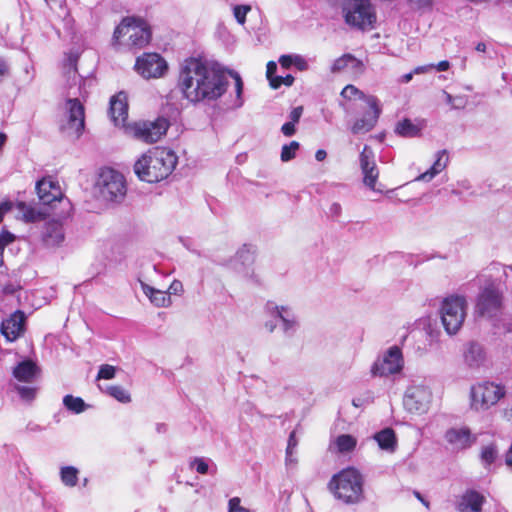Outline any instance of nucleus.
Wrapping results in <instances>:
<instances>
[{"label":"nucleus","mask_w":512,"mask_h":512,"mask_svg":"<svg viewBox=\"0 0 512 512\" xmlns=\"http://www.w3.org/2000/svg\"><path fill=\"white\" fill-rule=\"evenodd\" d=\"M466 105V101L463 97L458 96L455 97L454 104H452V109H463Z\"/></svg>","instance_id":"58"},{"label":"nucleus","mask_w":512,"mask_h":512,"mask_svg":"<svg viewBox=\"0 0 512 512\" xmlns=\"http://www.w3.org/2000/svg\"><path fill=\"white\" fill-rule=\"evenodd\" d=\"M64 241V230L60 223L49 222L43 231V242L47 247H55Z\"/></svg>","instance_id":"28"},{"label":"nucleus","mask_w":512,"mask_h":512,"mask_svg":"<svg viewBox=\"0 0 512 512\" xmlns=\"http://www.w3.org/2000/svg\"><path fill=\"white\" fill-rule=\"evenodd\" d=\"M191 468H194L199 474H207L209 471V466L207 461L204 458L196 457L190 463Z\"/></svg>","instance_id":"44"},{"label":"nucleus","mask_w":512,"mask_h":512,"mask_svg":"<svg viewBox=\"0 0 512 512\" xmlns=\"http://www.w3.org/2000/svg\"><path fill=\"white\" fill-rule=\"evenodd\" d=\"M11 76L10 63L3 57H0V84Z\"/></svg>","instance_id":"47"},{"label":"nucleus","mask_w":512,"mask_h":512,"mask_svg":"<svg viewBox=\"0 0 512 512\" xmlns=\"http://www.w3.org/2000/svg\"><path fill=\"white\" fill-rule=\"evenodd\" d=\"M127 35L128 45L131 48L140 49L146 46L151 40V30L142 19L125 18L115 28L113 39L119 41L121 37Z\"/></svg>","instance_id":"4"},{"label":"nucleus","mask_w":512,"mask_h":512,"mask_svg":"<svg viewBox=\"0 0 512 512\" xmlns=\"http://www.w3.org/2000/svg\"><path fill=\"white\" fill-rule=\"evenodd\" d=\"M435 157L433 165L427 171L420 174L417 180L429 182L447 167L449 156L446 149L439 150Z\"/></svg>","instance_id":"27"},{"label":"nucleus","mask_w":512,"mask_h":512,"mask_svg":"<svg viewBox=\"0 0 512 512\" xmlns=\"http://www.w3.org/2000/svg\"><path fill=\"white\" fill-rule=\"evenodd\" d=\"M430 402L429 391L422 386H415L407 390L404 396V406L411 413H423Z\"/></svg>","instance_id":"16"},{"label":"nucleus","mask_w":512,"mask_h":512,"mask_svg":"<svg viewBox=\"0 0 512 512\" xmlns=\"http://www.w3.org/2000/svg\"><path fill=\"white\" fill-rule=\"evenodd\" d=\"M169 122L165 118H158L153 122L136 124L134 136L146 143H155L166 134Z\"/></svg>","instance_id":"13"},{"label":"nucleus","mask_w":512,"mask_h":512,"mask_svg":"<svg viewBox=\"0 0 512 512\" xmlns=\"http://www.w3.org/2000/svg\"><path fill=\"white\" fill-rule=\"evenodd\" d=\"M266 311L281 322L282 330L286 336H293L298 327L296 316L289 307L278 306L273 302H267Z\"/></svg>","instance_id":"15"},{"label":"nucleus","mask_w":512,"mask_h":512,"mask_svg":"<svg viewBox=\"0 0 512 512\" xmlns=\"http://www.w3.org/2000/svg\"><path fill=\"white\" fill-rule=\"evenodd\" d=\"M506 464L512 467V445L510 446L506 455Z\"/></svg>","instance_id":"64"},{"label":"nucleus","mask_w":512,"mask_h":512,"mask_svg":"<svg viewBox=\"0 0 512 512\" xmlns=\"http://www.w3.org/2000/svg\"><path fill=\"white\" fill-rule=\"evenodd\" d=\"M296 124H294L293 122H286L282 125L281 127V132L286 136V137H291L293 136L295 133H296V127H295Z\"/></svg>","instance_id":"50"},{"label":"nucleus","mask_w":512,"mask_h":512,"mask_svg":"<svg viewBox=\"0 0 512 512\" xmlns=\"http://www.w3.org/2000/svg\"><path fill=\"white\" fill-rule=\"evenodd\" d=\"M17 207L20 211L23 212V218L26 222H34L38 219L39 213L30 206H28L25 202H18Z\"/></svg>","instance_id":"41"},{"label":"nucleus","mask_w":512,"mask_h":512,"mask_svg":"<svg viewBox=\"0 0 512 512\" xmlns=\"http://www.w3.org/2000/svg\"><path fill=\"white\" fill-rule=\"evenodd\" d=\"M345 22L356 29L367 30L374 27L376 13L369 0H352L344 8Z\"/></svg>","instance_id":"6"},{"label":"nucleus","mask_w":512,"mask_h":512,"mask_svg":"<svg viewBox=\"0 0 512 512\" xmlns=\"http://www.w3.org/2000/svg\"><path fill=\"white\" fill-rule=\"evenodd\" d=\"M14 235L8 231H3L0 234V251H4L5 247L13 242Z\"/></svg>","instance_id":"48"},{"label":"nucleus","mask_w":512,"mask_h":512,"mask_svg":"<svg viewBox=\"0 0 512 512\" xmlns=\"http://www.w3.org/2000/svg\"><path fill=\"white\" fill-rule=\"evenodd\" d=\"M395 133L401 137L414 138L420 135L421 129L406 118L397 123Z\"/></svg>","instance_id":"31"},{"label":"nucleus","mask_w":512,"mask_h":512,"mask_svg":"<svg viewBox=\"0 0 512 512\" xmlns=\"http://www.w3.org/2000/svg\"><path fill=\"white\" fill-rule=\"evenodd\" d=\"M39 373V367L31 360H23L13 369L14 378L25 383L33 382Z\"/></svg>","instance_id":"25"},{"label":"nucleus","mask_w":512,"mask_h":512,"mask_svg":"<svg viewBox=\"0 0 512 512\" xmlns=\"http://www.w3.org/2000/svg\"><path fill=\"white\" fill-rule=\"evenodd\" d=\"M293 65L300 71L308 69L307 61L300 55H294Z\"/></svg>","instance_id":"51"},{"label":"nucleus","mask_w":512,"mask_h":512,"mask_svg":"<svg viewBox=\"0 0 512 512\" xmlns=\"http://www.w3.org/2000/svg\"><path fill=\"white\" fill-rule=\"evenodd\" d=\"M256 249L254 246L244 244L234 257V269L239 273L249 275V270L255 261Z\"/></svg>","instance_id":"22"},{"label":"nucleus","mask_w":512,"mask_h":512,"mask_svg":"<svg viewBox=\"0 0 512 512\" xmlns=\"http://www.w3.org/2000/svg\"><path fill=\"white\" fill-rule=\"evenodd\" d=\"M466 300L461 296L446 298L441 307L442 324L449 335L456 334L466 316Z\"/></svg>","instance_id":"7"},{"label":"nucleus","mask_w":512,"mask_h":512,"mask_svg":"<svg viewBox=\"0 0 512 512\" xmlns=\"http://www.w3.org/2000/svg\"><path fill=\"white\" fill-rule=\"evenodd\" d=\"M367 105L372 110V114L366 113L362 118L358 119L354 123L351 129L353 134L369 132L377 124V121L382 111L379 104V100L375 96H369L367 98Z\"/></svg>","instance_id":"17"},{"label":"nucleus","mask_w":512,"mask_h":512,"mask_svg":"<svg viewBox=\"0 0 512 512\" xmlns=\"http://www.w3.org/2000/svg\"><path fill=\"white\" fill-rule=\"evenodd\" d=\"M341 212H342V207L339 203L335 202V203H332L330 208H329V216L333 219H337L340 215H341Z\"/></svg>","instance_id":"54"},{"label":"nucleus","mask_w":512,"mask_h":512,"mask_svg":"<svg viewBox=\"0 0 512 512\" xmlns=\"http://www.w3.org/2000/svg\"><path fill=\"white\" fill-rule=\"evenodd\" d=\"M116 368L114 366L103 364L98 371L97 379H112L115 377Z\"/></svg>","instance_id":"45"},{"label":"nucleus","mask_w":512,"mask_h":512,"mask_svg":"<svg viewBox=\"0 0 512 512\" xmlns=\"http://www.w3.org/2000/svg\"><path fill=\"white\" fill-rule=\"evenodd\" d=\"M229 512H249L248 509L240 506V499L238 497L229 500Z\"/></svg>","instance_id":"49"},{"label":"nucleus","mask_w":512,"mask_h":512,"mask_svg":"<svg viewBox=\"0 0 512 512\" xmlns=\"http://www.w3.org/2000/svg\"><path fill=\"white\" fill-rule=\"evenodd\" d=\"M294 55H282L279 58L280 65L285 68L289 69L293 65Z\"/></svg>","instance_id":"55"},{"label":"nucleus","mask_w":512,"mask_h":512,"mask_svg":"<svg viewBox=\"0 0 512 512\" xmlns=\"http://www.w3.org/2000/svg\"><path fill=\"white\" fill-rule=\"evenodd\" d=\"M136 71L145 79L160 78L168 70L165 59L157 53H145L135 63Z\"/></svg>","instance_id":"12"},{"label":"nucleus","mask_w":512,"mask_h":512,"mask_svg":"<svg viewBox=\"0 0 512 512\" xmlns=\"http://www.w3.org/2000/svg\"><path fill=\"white\" fill-rule=\"evenodd\" d=\"M78 469L73 466H65L61 468V481L65 486L74 487L78 482Z\"/></svg>","instance_id":"33"},{"label":"nucleus","mask_w":512,"mask_h":512,"mask_svg":"<svg viewBox=\"0 0 512 512\" xmlns=\"http://www.w3.org/2000/svg\"><path fill=\"white\" fill-rule=\"evenodd\" d=\"M443 96H444L445 101H446L447 104H449L451 106H452V104H454L455 97H453L451 94H449L446 91H443Z\"/></svg>","instance_id":"62"},{"label":"nucleus","mask_w":512,"mask_h":512,"mask_svg":"<svg viewBox=\"0 0 512 512\" xmlns=\"http://www.w3.org/2000/svg\"><path fill=\"white\" fill-rule=\"evenodd\" d=\"M250 10V5H235L233 7L234 17L239 24L243 25L246 22V15Z\"/></svg>","instance_id":"43"},{"label":"nucleus","mask_w":512,"mask_h":512,"mask_svg":"<svg viewBox=\"0 0 512 512\" xmlns=\"http://www.w3.org/2000/svg\"><path fill=\"white\" fill-rule=\"evenodd\" d=\"M341 95L344 98L349 99V100L357 97V98L363 100L366 104H367V98L370 96V95H365L364 92H362L361 90H359L358 88H356L353 85L345 86L341 92Z\"/></svg>","instance_id":"39"},{"label":"nucleus","mask_w":512,"mask_h":512,"mask_svg":"<svg viewBox=\"0 0 512 512\" xmlns=\"http://www.w3.org/2000/svg\"><path fill=\"white\" fill-rule=\"evenodd\" d=\"M167 430H168V427H167V425L165 423H158L156 425V431L158 433H166Z\"/></svg>","instance_id":"63"},{"label":"nucleus","mask_w":512,"mask_h":512,"mask_svg":"<svg viewBox=\"0 0 512 512\" xmlns=\"http://www.w3.org/2000/svg\"><path fill=\"white\" fill-rule=\"evenodd\" d=\"M328 488L337 500L346 505H356L365 501L364 477L354 467L342 469L333 475Z\"/></svg>","instance_id":"3"},{"label":"nucleus","mask_w":512,"mask_h":512,"mask_svg":"<svg viewBox=\"0 0 512 512\" xmlns=\"http://www.w3.org/2000/svg\"><path fill=\"white\" fill-rule=\"evenodd\" d=\"M229 85L225 70L218 63L188 58L181 65L177 88L191 103L220 98Z\"/></svg>","instance_id":"1"},{"label":"nucleus","mask_w":512,"mask_h":512,"mask_svg":"<svg viewBox=\"0 0 512 512\" xmlns=\"http://www.w3.org/2000/svg\"><path fill=\"white\" fill-rule=\"evenodd\" d=\"M15 390L24 401H32L37 394V388L30 385H15Z\"/></svg>","instance_id":"38"},{"label":"nucleus","mask_w":512,"mask_h":512,"mask_svg":"<svg viewBox=\"0 0 512 512\" xmlns=\"http://www.w3.org/2000/svg\"><path fill=\"white\" fill-rule=\"evenodd\" d=\"M484 497L475 490H468L462 496L458 510L460 512H481Z\"/></svg>","instance_id":"26"},{"label":"nucleus","mask_w":512,"mask_h":512,"mask_svg":"<svg viewBox=\"0 0 512 512\" xmlns=\"http://www.w3.org/2000/svg\"><path fill=\"white\" fill-rule=\"evenodd\" d=\"M327 157V153L323 149H319L316 151L315 158L317 161H323Z\"/></svg>","instance_id":"61"},{"label":"nucleus","mask_w":512,"mask_h":512,"mask_svg":"<svg viewBox=\"0 0 512 512\" xmlns=\"http://www.w3.org/2000/svg\"><path fill=\"white\" fill-rule=\"evenodd\" d=\"M504 388L492 382H484L471 388L472 407L486 410L504 397Z\"/></svg>","instance_id":"9"},{"label":"nucleus","mask_w":512,"mask_h":512,"mask_svg":"<svg viewBox=\"0 0 512 512\" xmlns=\"http://www.w3.org/2000/svg\"><path fill=\"white\" fill-rule=\"evenodd\" d=\"M365 66L363 62L350 53L343 54L331 65L330 71L333 74L350 71L354 74L363 73Z\"/></svg>","instance_id":"21"},{"label":"nucleus","mask_w":512,"mask_h":512,"mask_svg":"<svg viewBox=\"0 0 512 512\" xmlns=\"http://www.w3.org/2000/svg\"><path fill=\"white\" fill-rule=\"evenodd\" d=\"M297 445H298V441L295 436V431H292L288 438V445H287L286 451L294 452Z\"/></svg>","instance_id":"56"},{"label":"nucleus","mask_w":512,"mask_h":512,"mask_svg":"<svg viewBox=\"0 0 512 512\" xmlns=\"http://www.w3.org/2000/svg\"><path fill=\"white\" fill-rule=\"evenodd\" d=\"M107 392L110 396L115 398L121 403H129L131 401V396L126 389L122 386L114 385L110 386L107 389Z\"/></svg>","instance_id":"35"},{"label":"nucleus","mask_w":512,"mask_h":512,"mask_svg":"<svg viewBox=\"0 0 512 512\" xmlns=\"http://www.w3.org/2000/svg\"><path fill=\"white\" fill-rule=\"evenodd\" d=\"M39 200L44 205H50L62 199L60 186L51 179L43 178L36 183Z\"/></svg>","instance_id":"19"},{"label":"nucleus","mask_w":512,"mask_h":512,"mask_svg":"<svg viewBox=\"0 0 512 512\" xmlns=\"http://www.w3.org/2000/svg\"><path fill=\"white\" fill-rule=\"evenodd\" d=\"M109 115L115 125L124 123L128 116L127 95L119 92L110 99Z\"/></svg>","instance_id":"23"},{"label":"nucleus","mask_w":512,"mask_h":512,"mask_svg":"<svg viewBox=\"0 0 512 512\" xmlns=\"http://www.w3.org/2000/svg\"><path fill=\"white\" fill-rule=\"evenodd\" d=\"M230 75L235 79L236 100L233 103V107L239 108L243 105V99H242L243 82L238 73L231 71Z\"/></svg>","instance_id":"40"},{"label":"nucleus","mask_w":512,"mask_h":512,"mask_svg":"<svg viewBox=\"0 0 512 512\" xmlns=\"http://www.w3.org/2000/svg\"><path fill=\"white\" fill-rule=\"evenodd\" d=\"M497 456L498 450L495 444H489L483 447L480 454L481 461L486 465L494 463Z\"/></svg>","instance_id":"36"},{"label":"nucleus","mask_w":512,"mask_h":512,"mask_svg":"<svg viewBox=\"0 0 512 512\" xmlns=\"http://www.w3.org/2000/svg\"><path fill=\"white\" fill-rule=\"evenodd\" d=\"M85 128V109L77 97L66 100L65 120L60 124V130L68 137L78 139Z\"/></svg>","instance_id":"8"},{"label":"nucleus","mask_w":512,"mask_h":512,"mask_svg":"<svg viewBox=\"0 0 512 512\" xmlns=\"http://www.w3.org/2000/svg\"><path fill=\"white\" fill-rule=\"evenodd\" d=\"M379 447L384 450L393 451L396 447V435L393 429L385 428L374 435Z\"/></svg>","instance_id":"30"},{"label":"nucleus","mask_w":512,"mask_h":512,"mask_svg":"<svg viewBox=\"0 0 512 512\" xmlns=\"http://www.w3.org/2000/svg\"><path fill=\"white\" fill-rule=\"evenodd\" d=\"M403 356L398 346L390 347L371 367L372 376L387 377L399 373L403 368Z\"/></svg>","instance_id":"11"},{"label":"nucleus","mask_w":512,"mask_h":512,"mask_svg":"<svg viewBox=\"0 0 512 512\" xmlns=\"http://www.w3.org/2000/svg\"><path fill=\"white\" fill-rule=\"evenodd\" d=\"M176 164L175 152L166 148H154L135 162L134 172L141 181L157 183L166 179Z\"/></svg>","instance_id":"2"},{"label":"nucleus","mask_w":512,"mask_h":512,"mask_svg":"<svg viewBox=\"0 0 512 512\" xmlns=\"http://www.w3.org/2000/svg\"><path fill=\"white\" fill-rule=\"evenodd\" d=\"M96 186L99 196L105 201L119 202L126 194L124 176L111 168L101 170Z\"/></svg>","instance_id":"5"},{"label":"nucleus","mask_w":512,"mask_h":512,"mask_svg":"<svg viewBox=\"0 0 512 512\" xmlns=\"http://www.w3.org/2000/svg\"><path fill=\"white\" fill-rule=\"evenodd\" d=\"M336 445L340 452H342V453L350 452L356 446V439L349 434H342L337 437Z\"/></svg>","instance_id":"34"},{"label":"nucleus","mask_w":512,"mask_h":512,"mask_svg":"<svg viewBox=\"0 0 512 512\" xmlns=\"http://www.w3.org/2000/svg\"><path fill=\"white\" fill-rule=\"evenodd\" d=\"M277 71V65L275 62L273 61H270L268 62L267 64V70H266V75H267V78L269 80V83L271 84V79H275L277 76L275 75Z\"/></svg>","instance_id":"53"},{"label":"nucleus","mask_w":512,"mask_h":512,"mask_svg":"<svg viewBox=\"0 0 512 512\" xmlns=\"http://www.w3.org/2000/svg\"><path fill=\"white\" fill-rule=\"evenodd\" d=\"M486 271L488 272V275H484L485 277L488 276V277H493L494 275L496 274H499L501 273V275L497 278V280L499 282L502 281V278H506L507 277V273H506V267L503 266L502 264L500 263H496V262H493L491 263Z\"/></svg>","instance_id":"42"},{"label":"nucleus","mask_w":512,"mask_h":512,"mask_svg":"<svg viewBox=\"0 0 512 512\" xmlns=\"http://www.w3.org/2000/svg\"><path fill=\"white\" fill-rule=\"evenodd\" d=\"M63 405L67 410L74 414H79L84 412L88 405L84 402V400L80 397H74L73 395H66L63 398Z\"/></svg>","instance_id":"32"},{"label":"nucleus","mask_w":512,"mask_h":512,"mask_svg":"<svg viewBox=\"0 0 512 512\" xmlns=\"http://www.w3.org/2000/svg\"><path fill=\"white\" fill-rule=\"evenodd\" d=\"M502 301V291L495 282H491L478 295L476 310L481 316L493 317L501 311Z\"/></svg>","instance_id":"10"},{"label":"nucleus","mask_w":512,"mask_h":512,"mask_svg":"<svg viewBox=\"0 0 512 512\" xmlns=\"http://www.w3.org/2000/svg\"><path fill=\"white\" fill-rule=\"evenodd\" d=\"M303 114V107L298 106L295 107L289 114V122H293L294 124H297L300 121V118Z\"/></svg>","instance_id":"52"},{"label":"nucleus","mask_w":512,"mask_h":512,"mask_svg":"<svg viewBox=\"0 0 512 512\" xmlns=\"http://www.w3.org/2000/svg\"><path fill=\"white\" fill-rule=\"evenodd\" d=\"M25 315L16 311L1 323V333L7 341L16 340L24 331Z\"/></svg>","instance_id":"18"},{"label":"nucleus","mask_w":512,"mask_h":512,"mask_svg":"<svg viewBox=\"0 0 512 512\" xmlns=\"http://www.w3.org/2000/svg\"><path fill=\"white\" fill-rule=\"evenodd\" d=\"M300 148V144L297 141H291L289 144H285L281 150V160L288 162L295 158L296 151Z\"/></svg>","instance_id":"37"},{"label":"nucleus","mask_w":512,"mask_h":512,"mask_svg":"<svg viewBox=\"0 0 512 512\" xmlns=\"http://www.w3.org/2000/svg\"><path fill=\"white\" fill-rule=\"evenodd\" d=\"M450 67V63L446 60L444 61H440L437 65H436V69L437 71H440V72H443V71H447Z\"/></svg>","instance_id":"60"},{"label":"nucleus","mask_w":512,"mask_h":512,"mask_svg":"<svg viewBox=\"0 0 512 512\" xmlns=\"http://www.w3.org/2000/svg\"><path fill=\"white\" fill-rule=\"evenodd\" d=\"M286 464L287 465H296L297 458L294 456V452L286 451Z\"/></svg>","instance_id":"59"},{"label":"nucleus","mask_w":512,"mask_h":512,"mask_svg":"<svg viewBox=\"0 0 512 512\" xmlns=\"http://www.w3.org/2000/svg\"><path fill=\"white\" fill-rule=\"evenodd\" d=\"M141 287L144 294L150 299L157 307H167L171 303L170 294L161 290H157L148 284L141 282Z\"/></svg>","instance_id":"29"},{"label":"nucleus","mask_w":512,"mask_h":512,"mask_svg":"<svg viewBox=\"0 0 512 512\" xmlns=\"http://www.w3.org/2000/svg\"><path fill=\"white\" fill-rule=\"evenodd\" d=\"M360 167L363 174V182L373 191L376 189V182L379 177V169L374 159V152L370 146L365 145L359 155Z\"/></svg>","instance_id":"14"},{"label":"nucleus","mask_w":512,"mask_h":512,"mask_svg":"<svg viewBox=\"0 0 512 512\" xmlns=\"http://www.w3.org/2000/svg\"><path fill=\"white\" fill-rule=\"evenodd\" d=\"M294 82V77L290 74L286 76H277L275 79H271V87L273 89L279 88L281 85L291 86Z\"/></svg>","instance_id":"46"},{"label":"nucleus","mask_w":512,"mask_h":512,"mask_svg":"<svg viewBox=\"0 0 512 512\" xmlns=\"http://www.w3.org/2000/svg\"><path fill=\"white\" fill-rule=\"evenodd\" d=\"M446 441L457 449H467L476 442V437L472 436L467 427L450 428L445 433Z\"/></svg>","instance_id":"20"},{"label":"nucleus","mask_w":512,"mask_h":512,"mask_svg":"<svg viewBox=\"0 0 512 512\" xmlns=\"http://www.w3.org/2000/svg\"><path fill=\"white\" fill-rule=\"evenodd\" d=\"M11 208H12V202H10V201H5V202L0 203V222L2 221L5 213L10 211Z\"/></svg>","instance_id":"57"},{"label":"nucleus","mask_w":512,"mask_h":512,"mask_svg":"<svg viewBox=\"0 0 512 512\" xmlns=\"http://www.w3.org/2000/svg\"><path fill=\"white\" fill-rule=\"evenodd\" d=\"M463 357L470 368H478L484 363L486 354L480 343L471 341L464 348Z\"/></svg>","instance_id":"24"}]
</instances>
